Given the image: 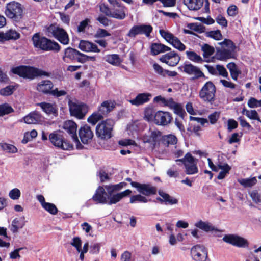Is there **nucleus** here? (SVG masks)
Here are the masks:
<instances>
[{"instance_id":"f257e3e1","label":"nucleus","mask_w":261,"mask_h":261,"mask_svg":"<svg viewBox=\"0 0 261 261\" xmlns=\"http://www.w3.org/2000/svg\"><path fill=\"white\" fill-rule=\"evenodd\" d=\"M35 48L44 51H55L58 52L60 47L58 43L51 41L45 37L41 36L39 33H35L32 38Z\"/></svg>"},{"instance_id":"f03ea898","label":"nucleus","mask_w":261,"mask_h":261,"mask_svg":"<svg viewBox=\"0 0 261 261\" xmlns=\"http://www.w3.org/2000/svg\"><path fill=\"white\" fill-rule=\"evenodd\" d=\"M12 71L14 74L30 79H33L37 76H45L48 77L50 76L49 73L33 67L19 66L13 68Z\"/></svg>"},{"instance_id":"7ed1b4c3","label":"nucleus","mask_w":261,"mask_h":261,"mask_svg":"<svg viewBox=\"0 0 261 261\" xmlns=\"http://www.w3.org/2000/svg\"><path fill=\"white\" fill-rule=\"evenodd\" d=\"M114 108V103L111 100L103 101L99 107L97 111L94 112L88 118V122L93 125L99 120L103 119L105 116H106Z\"/></svg>"},{"instance_id":"20e7f679","label":"nucleus","mask_w":261,"mask_h":261,"mask_svg":"<svg viewBox=\"0 0 261 261\" xmlns=\"http://www.w3.org/2000/svg\"><path fill=\"white\" fill-rule=\"evenodd\" d=\"M51 144L57 148L63 150H70L73 148V145L66 140L60 131H54L48 136Z\"/></svg>"},{"instance_id":"39448f33","label":"nucleus","mask_w":261,"mask_h":261,"mask_svg":"<svg viewBox=\"0 0 261 261\" xmlns=\"http://www.w3.org/2000/svg\"><path fill=\"white\" fill-rule=\"evenodd\" d=\"M216 89L212 82H207L199 92V96L204 102L213 103L215 100Z\"/></svg>"},{"instance_id":"423d86ee","label":"nucleus","mask_w":261,"mask_h":261,"mask_svg":"<svg viewBox=\"0 0 261 261\" xmlns=\"http://www.w3.org/2000/svg\"><path fill=\"white\" fill-rule=\"evenodd\" d=\"M114 122L112 120L107 119L98 124L96 127V135L101 139H108L112 137Z\"/></svg>"},{"instance_id":"0eeeda50","label":"nucleus","mask_w":261,"mask_h":261,"mask_svg":"<svg viewBox=\"0 0 261 261\" xmlns=\"http://www.w3.org/2000/svg\"><path fill=\"white\" fill-rule=\"evenodd\" d=\"M5 13L8 17L13 19L15 21H19L22 15L21 5L15 2L9 3L7 6Z\"/></svg>"},{"instance_id":"6e6552de","label":"nucleus","mask_w":261,"mask_h":261,"mask_svg":"<svg viewBox=\"0 0 261 261\" xmlns=\"http://www.w3.org/2000/svg\"><path fill=\"white\" fill-rule=\"evenodd\" d=\"M48 33L51 34L55 38L63 44L69 43V37L67 32L62 28L51 24L47 28Z\"/></svg>"},{"instance_id":"1a4fd4ad","label":"nucleus","mask_w":261,"mask_h":261,"mask_svg":"<svg viewBox=\"0 0 261 261\" xmlns=\"http://www.w3.org/2000/svg\"><path fill=\"white\" fill-rule=\"evenodd\" d=\"M68 106L71 115L79 119L83 118L87 112V106L77 101L69 99Z\"/></svg>"},{"instance_id":"9d476101","label":"nucleus","mask_w":261,"mask_h":261,"mask_svg":"<svg viewBox=\"0 0 261 261\" xmlns=\"http://www.w3.org/2000/svg\"><path fill=\"white\" fill-rule=\"evenodd\" d=\"M219 44L224 48L218 53L221 60L229 59L233 57L236 46L232 41L229 39H225Z\"/></svg>"},{"instance_id":"9b49d317","label":"nucleus","mask_w":261,"mask_h":261,"mask_svg":"<svg viewBox=\"0 0 261 261\" xmlns=\"http://www.w3.org/2000/svg\"><path fill=\"white\" fill-rule=\"evenodd\" d=\"M191 256L194 261H206L208 258L207 250L201 245H196L191 248Z\"/></svg>"},{"instance_id":"f8f14e48","label":"nucleus","mask_w":261,"mask_h":261,"mask_svg":"<svg viewBox=\"0 0 261 261\" xmlns=\"http://www.w3.org/2000/svg\"><path fill=\"white\" fill-rule=\"evenodd\" d=\"M176 162H180L183 163L186 168V173L187 174H194L197 173L198 168L195 163L194 158L189 153H187L184 158L175 160Z\"/></svg>"},{"instance_id":"ddd939ff","label":"nucleus","mask_w":261,"mask_h":261,"mask_svg":"<svg viewBox=\"0 0 261 261\" xmlns=\"http://www.w3.org/2000/svg\"><path fill=\"white\" fill-rule=\"evenodd\" d=\"M160 34L167 42L171 44L174 47L179 51H184L186 49V46L176 37L172 33L164 30H160Z\"/></svg>"},{"instance_id":"4468645a","label":"nucleus","mask_w":261,"mask_h":261,"mask_svg":"<svg viewBox=\"0 0 261 261\" xmlns=\"http://www.w3.org/2000/svg\"><path fill=\"white\" fill-rule=\"evenodd\" d=\"M63 128L68 134L71 136L73 140L76 143V148L78 149L83 148V146L80 143L77 137L76 124L71 120L66 121L64 123Z\"/></svg>"},{"instance_id":"2eb2a0df","label":"nucleus","mask_w":261,"mask_h":261,"mask_svg":"<svg viewBox=\"0 0 261 261\" xmlns=\"http://www.w3.org/2000/svg\"><path fill=\"white\" fill-rule=\"evenodd\" d=\"M222 240L225 242L238 247L245 248L248 245V241L246 239L237 235H225Z\"/></svg>"},{"instance_id":"dca6fc26","label":"nucleus","mask_w":261,"mask_h":261,"mask_svg":"<svg viewBox=\"0 0 261 261\" xmlns=\"http://www.w3.org/2000/svg\"><path fill=\"white\" fill-rule=\"evenodd\" d=\"M180 68L187 74L189 75H193V80H196L201 77H205L204 73L200 68L191 63L185 64Z\"/></svg>"},{"instance_id":"f3484780","label":"nucleus","mask_w":261,"mask_h":261,"mask_svg":"<svg viewBox=\"0 0 261 261\" xmlns=\"http://www.w3.org/2000/svg\"><path fill=\"white\" fill-rule=\"evenodd\" d=\"M172 120V117L170 113L158 111L155 113L154 123L158 125L166 126L171 123Z\"/></svg>"},{"instance_id":"a211bd4d","label":"nucleus","mask_w":261,"mask_h":261,"mask_svg":"<svg viewBox=\"0 0 261 261\" xmlns=\"http://www.w3.org/2000/svg\"><path fill=\"white\" fill-rule=\"evenodd\" d=\"M131 185L137 188L138 191L146 196L155 194L156 193L157 189L149 184H142L137 182L132 181Z\"/></svg>"},{"instance_id":"6ab92c4d","label":"nucleus","mask_w":261,"mask_h":261,"mask_svg":"<svg viewBox=\"0 0 261 261\" xmlns=\"http://www.w3.org/2000/svg\"><path fill=\"white\" fill-rule=\"evenodd\" d=\"M79 135L82 142L84 144H88L92 141L93 133L90 126L85 125L79 129Z\"/></svg>"},{"instance_id":"aec40b11","label":"nucleus","mask_w":261,"mask_h":261,"mask_svg":"<svg viewBox=\"0 0 261 261\" xmlns=\"http://www.w3.org/2000/svg\"><path fill=\"white\" fill-rule=\"evenodd\" d=\"M160 60L169 66H175L180 61V57L175 51H173L163 55Z\"/></svg>"},{"instance_id":"412c9836","label":"nucleus","mask_w":261,"mask_h":261,"mask_svg":"<svg viewBox=\"0 0 261 261\" xmlns=\"http://www.w3.org/2000/svg\"><path fill=\"white\" fill-rule=\"evenodd\" d=\"M79 47L81 50L85 52L99 53L100 51V49L96 44L86 40H81Z\"/></svg>"},{"instance_id":"4be33fe9","label":"nucleus","mask_w":261,"mask_h":261,"mask_svg":"<svg viewBox=\"0 0 261 261\" xmlns=\"http://www.w3.org/2000/svg\"><path fill=\"white\" fill-rule=\"evenodd\" d=\"M151 97V94L149 93H142L138 94L136 97L129 100V102L134 106H139L148 102Z\"/></svg>"},{"instance_id":"5701e85b","label":"nucleus","mask_w":261,"mask_h":261,"mask_svg":"<svg viewBox=\"0 0 261 261\" xmlns=\"http://www.w3.org/2000/svg\"><path fill=\"white\" fill-rule=\"evenodd\" d=\"M106 193L103 187L99 186L92 197L93 201L97 203H108V198L106 196Z\"/></svg>"},{"instance_id":"b1692460","label":"nucleus","mask_w":261,"mask_h":261,"mask_svg":"<svg viewBox=\"0 0 261 261\" xmlns=\"http://www.w3.org/2000/svg\"><path fill=\"white\" fill-rule=\"evenodd\" d=\"M159 194L161 197L157 198L156 199L161 203H164L165 204L173 205L178 203V200L163 191H159Z\"/></svg>"},{"instance_id":"393cba45","label":"nucleus","mask_w":261,"mask_h":261,"mask_svg":"<svg viewBox=\"0 0 261 261\" xmlns=\"http://www.w3.org/2000/svg\"><path fill=\"white\" fill-rule=\"evenodd\" d=\"M131 193L132 191L127 189L123 192L111 195L109 198V200L108 201V204L109 205L116 204L119 202L122 198L129 195Z\"/></svg>"},{"instance_id":"a878e982","label":"nucleus","mask_w":261,"mask_h":261,"mask_svg":"<svg viewBox=\"0 0 261 261\" xmlns=\"http://www.w3.org/2000/svg\"><path fill=\"white\" fill-rule=\"evenodd\" d=\"M161 133L158 130H152L150 132L149 136L144 137V141L145 142H148L154 146L157 144L158 142L161 139Z\"/></svg>"},{"instance_id":"bb28decb","label":"nucleus","mask_w":261,"mask_h":261,"mask_svg":"<svg viewBox=\"0 0 261 261\" xmlns=\"http://www.w3.org/2000/svg\"><path fill=\"white\" fill-rule=\"evenodd\" d=\"M41 116L39 112L34 111L23 117L24 122L27 124H36L41 121Z\"/></svg>"},{"instance_id":"cd10ccee","label":"nucleus","mask_w":261,"mask_h":261,"mask_svg":"<svg viewBox=\"0 0 261 261\" xmlns=\"http://www.w3.org/2000/svg\"><path fill=\"white\" fill-rule=\"evenodd\" d=\"M170 50V47L161 43H153L150 46L151 54L154 56Z\"/></svg>"},{"instance_id":"c85d7f7f","label":"nucleus","mask_w":261,"mask_h":261,"mask_svg":"<svg viewBox=\"0 0 261 261\" xmlns=\"http://www.w3.org/2000/svg\"><path fill=\"white\" fill-rule=\"evenodd\" d=\"M53 88V83L49 80H45L38 83L37 86V90L44 93H50Z\"/></svg>"},{"instance_id":"c756f323","label":"nucleus","mask_w":261,"mask_h":261,"mask_svg":"<svg viewBox=\"0 0 261 261\" xmlns=\"http://www.w3.org/2000/svg\"><path fill=\"white\" fill-rule=\"evenodd\" d=\"M204 0H184V4L190 10L197 11L203 6Z\"/></svg>"},{"instance_id":"7c9ffc66","label":"nucleus","mask_w":261,"mask_h":261,"mask_svg":"<svg viewBox=\"0 0 261 261\" xmlns=\"http://www.w3.org/2000/svg\"><path fill=\"white\" fill-rule=\"evenodd\" d=\"M78 54H80L79 51L75 49L68 47L64 51V55L63 57V59L64 62H68V60H76L78 56Z\"/></svg>"},{"instance_id":"2f4dec72","label":"nucleus","mask_w":261,"mask_h":261,"mask_svg":"<svg viewBox=\"0 0 261 261\" xmlns=\"http://www.w3.org/2000/svg\"><path fill=\"white\" fill-rule=\"evenodd\" d=\"M162 143L166 146L175 145L177 142V137L173 134L164 135L161 138Z\"/></svg>"},{"instance_id":"473e14b6","label":"nucleus","mask_w":261,"mask_h":261,"mask_svg":"<svg viewBox=\"0 0 261 261\" xmlns=\"http://www.w3.org/2000/svg\"><path fill=\"white\" fill-rule=\"evenodd\" d=\"M25 225L23 217L15 218L12 222L11 231L13 233L18 232V229L22 228Z\"/></svg>"},{"instance_id":"72a5a7b5","label":"nucleus","mask_w":261,"mask_h":261,"mask_svg":"<svg viewBox=\"0 0 261 261\" xmlns=\"http://www.w3.org/2000/svg\"><path fill=\"white\" fill-rule=\"evenodd\" d=\"M227 68L229 70L232 79L237 81L239 75L241 73V71L238 66L233 62H231L227 65Z\"/></svg>"},{"instance_id":"f704fd0d","label":"nucleus","mask_w":261,"mask_h":261,"mask_svg":"<svg viewBox=\"0 0 261 261\" xmlns=\"http://www.w3.org/2000/svg\"><path fill=\"white\" fill-rule=\"evenodd\" d=\"M195 226L206 232L216 230V228L210 223L200 220L195 224Z\"/></svg>"},{"instance_id":"c9c22d12","label":"nucleus","mask_w":261,"mask_h":261,"mask_svg":"<svg viewBox=\"0 0 261 261\" xmlns=\"http://www.w3.org/2000/svg\"><path fill=\"white\" fill-rule=\"evenodd\" d=\"M126 16L124 8L120 9H111L109 17L118 20H123Z\"/></svg>"},{"instance_id":"e433bc0d","label":"nucleus","mask_w":261,"mask_h":261,"mask_svg":"<svg viewBox=\"0 0 261 261\" xmlns=\"http://www.w3.org/2000/svg\"><path fill=\"white\" fill-rule=\"evenodd\" d=\"M37 106H39L42 110L47 114H54L57 112L56 107L49 103L41 102L37 103Z\"/></svg>"},{"instance_id":"4c0bfd02","label":"nucleus","mask_w":261,"mask_h":261,"mask_svg":"<svg viewBox=\"0 0 261 261\" xmlns=\"http://www.w3.org/2000/svg\"><path fill=\"white\" fill-rule=\"evenodd\" d=\"M104 59L108 63L116 66H119L122 62L119 56L117 54L108 55L104 57Z\"/></svg>"},{"instance_id":"58836bf2","label":"nucleus","mask_w":261,"mask_h":261,"mask_svg":"<svg viewBox=\"0 0 261 261\" xmlns=\"http://www.w3.org/2000/svg\"><path fill=\"white\" fill-rule=\"evenodd\" d=\"M1 37L2 39L5 40H9L10 39L16 40L20 37L19 33L13 30H10L5 33H3Z\"/></svg>"},{"instance_id":"ea45409f","label":"nucleus","mask_w":261,"mask_h":261,"mask_svg":"<svg viewBox=\"0 0 261 261\" xmlns=\"http://www.w3.org/2000/svg\"><path fill=\"white\" fill-rule=\"evenodd\" d=\"M221 169L222 171L219 173L218 175V179H223L225 178L226 175L228 174L231 169V167L227 164H218V170Z\"/></svg>"},{"instance_id":"a19ab883","label":"nucleus","mask_w":261,"mask_h":261,"mask_svg":"<svg viewBox=\"0 0 261 261\" xmlns=\"http://www.w3.org/2000/svg\"><path fill=\"white\" fill-rule=\"evenodd\" d=\"M242 113L243 114L245 115L248 118L250 119L256 120L259 122H261L258 114L256 110H248L244 108Z\"/></svg>"},{"instance_id":"79ce46f5","label":"nucleus","mask_w":261,"mask_h":261,"mask_svg":"<svg viewBox=\"0 0 261 261\" xmlns=\"http://www.w3.org/2000/svg\"><path fill=\"white\" fill-rule=\"evenodd\" d=\"M155 112L152 108H146L144 111V118L148 122H153L155 120Z\"/></svg>"},{"instance_id":"37998d69","label":"nucleus","mask_w":261,"mask_h":261,"mask_svg":"<svg viewBox=\"0 0 261 261\" xmlns=\"http://www.w3.org/2000/svg\"><path fill=\"white\" fill-rule=\"evenodd\" d=\"M186 54L187 58L192 62L202 63L203 61V59L194 51H187Z\"/></svg>"},{"instance_id":"c03bdc74","label":"nucleus","mask_w":261,"mask_h":261,"mask_svg":"<svg viewBox=\"0 0 261 261\" xmlns=\"http://www.w3.org/2000/svg\"><path fill=\"white\" fill-rule=\"evenodd\" d=\"M140 34H144L146 37L150 36V33L153 28L150 25L141 24L138 25Z\"/></svg>"},{"instance_id":"a18cd8bd","label":"nucleus","mask_w":261,"mask_h":261,"mask_svg":"<svg viewBox=\"0 0 261 261\" xmlns=\"http://www.w3.org/2000/svg\"><path fill=\"white\" fill-rule=\"evenodd\" d=\"M238 182L245 187H251L256 183L257 180L254 177L250 178L241 179L238 180Z\"/></svg>"},{"instance_id":"49530a36","label":"nucleus","mask_w":261,"mask_h":261,"mask_svg":"<svg viewBox=\"0 0 261 261\" xmlns=\"http://www.w3.org/2000/svg\"><path fill=\"white\" fill-rule=\"evenodd\" d=\"M13 112V108L8 103L0 105V117Z\"/></svg>"},{"instance_id":"de8ad7c7","label":"nucleus","mask_w":261,"mask_h":261,"mask_svg":"<svg viewBox=\"0 0 261 261\" xmlns=\"http://www.w3.org/2000/svg\"><path fill=\"white\" fill-rule=\"evenodd\" d=\"M206 36L216 40H220L222 39V35L220 31L218 30L207 32Z\"/></svg>"},{"instance_id":"09e8293b","label":"nucleus","mask_w":261,"mask_h":261,"mask_svg":"<svg viewBox=\"0 0 261 261\" xmlns=\"http://www.w3.org/2000/svg\"><path fill=\"white\" fill-rule=\"evenodd\" d=\"M0 146L3 150L6 151L8 153H14L17 151V148L11 144L2 143L0 144Z\"/></svg>"},{"instance_id":"8fccbe9b","label":"nucleus","mask_w":261,"mask_h":261,"mask_svg":"<svg viewBox=\"0 0 261 261\" xmlns=\"http://www.w3.org/2000/svg\"><path fill=\"white\" fill-rule=\"evenodd\" d=\"M150 200V199H148L145 197L140 194L133 195L130 198V202L131 203H134L137 201L142 203H147Z\"/></svg>"},{"instance_id":"3c124183","label":"nucleus","mask_w":261,"mask_h":261,"mask_svg":"<svg viewBox=\"0 0 261 261\" xmlns=\"http://www.w3.org/2000/svg\"><path fill=\"white\" fill-rule=\"evenodd\" d=\"M110 36H111V34L106 30L98 28L94 34V37L95 38H102Z\"/></svg>"},{"instance_id":"603ef678","label":"nucleus","mask_w":261,"mask_h":261,"mask_svg":"<svg viewBox=\"0 0 261 261\" xmlns=\"http://www.w3.org/2000/svg\"><path fill=\"white\" fill-rule=\"evenodd\" d=\"M202 50L204 57H208L214 53V48L207 44H205L202 46Z\"/></svg>"},{"instance_id":"864d4df0","label":"nucleus","mask_w":261,"mask_h":261,"mask_svg":"<svg viewBox=\"0 0 261 261\" xmlns=\"http://www.w3.org/2000/svg\"><path fill=\"white\" fill-rule=\"evenodd\" d=\"M187 27L191 31H194L198 33H202L204 32V27L201 24H198L196 23H191L187 25Z\"/></svg>"},{"instance_id":"5fc2aeb1","label":"nucleus","mask_w":261,"mask_h":261,"mask_svg":"<svg viewBox=\"0 0 261 261\" xmlns=\"http://www.w3.org/2000/svg\"><path fill=\"white\" fill-rule=\"evenodd\" d=\"M46 211L53 215H55L58 212L56 206L53 203L46 202L42 206Z\"/></svg>"},{"instance_id":"6e6d98bb","label":"nucleus","mask_w":261,"mask_h":261,"mask_svg":"<svg viewBox=\"0 0 261 261\" xmlns=\"http://www.w3.org/2000/svg\"><path fill=\"white\" fill-rule=\"evenodd\" d=\"M70 244L76 249L77 251H81L82 249V240L79 237H74L72 239Z\"/></svg>"},{"instance_id":"4d7b16f0","label":"nucleus","mask_w":261,"mask_h":261,"mask_svg":"<svg viewBox=\"0 0 261 261\" xmlns=\"http://www.w3.org/2000/svg\"><path fill=\"white\" fill-rule=\"evenodd\" d=\"M188 130L195 134V135L199 136L200 132L201 130V126L199 124L191 123Z\"/></svg>"},{"instance_id":"13d9d810","label":"nucleus","mask_w":261,"mask_h":261,"mask_svg":"<svg viewBox=\"0 0 261 261\" xmlns=\"http://www.w3.org/2000/svg\"><path fill=\"white\" fill-rule=\"evenodd\" d=\"M215 20L216 22L222 28H226L227 27V20L225 17L222 15L219 14L217 15L215 18Z\"/></svg>"},{"instance_id":"bf43d9fd","label":"nucleus","mask_w":261,"mask_h":261,"mask_svg":"<svg viewBox=\"0 0 261 261\" xmlns=\"http://www.w3.org/2000/svg\"><path fill=\"white\" fill-rule=\"evenodd\" d=\"M20 195V191L17 188H14L11 190L9 193V197L13 200L18 199Z\"/></svg>"},{"instance_id":"052dcab7","label":"nucleus","mask_w":261,"mask_h":261,"mask_svg":"<svg viewBox=\"0 0 261 261\" xmlns=\"http://www.w3.org/2000/svg\"><path fill=\"white\" fill-rule=\"evenodd\" d=\"M121 261H135L133 257L132 254L129 251H124L120 256Z\"/></svg>"},{"instance_id":"680f3d73","label":"nucleus","mask_w":261,"mask_h":261,"mask_svg":"<svg viewBox=\"0 0 261 261\" xmlns=\"http://www.w3.org/2000/svg\"><path fill=\"white\" fill-rule=\"evenodd\" d=\"M140 33L138 25H135L131 28L126 35L129 38H135Z\"/></svg>"},{"instance_id":"e2e57ef3","label":"nucleus","mask_w":261,"mask_h":261,"mask_svg":"<svg viewBox=\"0 0 261 261\" xmlns=\"http://www.w3.org/2000/svg\"><path fill=\"white\" fill-rule=\"evenodd\" d=\"M14 91L13 86H8L0 90V94L3 96H9L11 95Z\"/></svg>"},{"instance_id":"0e129e2a","label":"nucleus","mask_w":261,"mask_h":261,"mask_svg":"<svg viewBox=\"0 0 261 261\" xmlns=\"http://www.w3.org/2000/svg\"><path fill=\"white\" fill-rule=\"evenodd\" d=\"M248 106L251 108L261 107V100H258L255 98H250L248 101Z\"/></svg>"},{"instance_id":"69168bd1","label":"nucleus","mask_w":261,"mask_h":261,"mask_svg":"<svg viewBox=\"0 0 261 261\" xmlns=\"http://www.w3.org/2000/svg\"><path fill=\"white\" fill-rule=\"evenodd\" d=\"M172 109L174 110L175 113L177 114L179 116L183 118L184 115L185 113V112L180 105L176 103V104L175 105V106Z\"/></svg>"},{"instance_id":"338daca9","label":"nucleus","mask_w":261,"mask_h":261,"mask_svg":"<svg viewBox=\"0 0 261 261\" xmlns=\"http://www.w3.org/2000/svg\"><path fill=\"white\" fill-rule=\"evenodd\" d=\"M227 14L230 16H235L238 13V9L236 5L230 6L227 10Z\"/></svg>"},{"instance_id":"774afa93","label":"nucleus","mask_w":261,"mask_h":261,"mask_svg":"<svg viewBox=\"0 0 261 261\" xmlns=\"http://www.w3.org/2000/svg\"><path fill=\"white\" fill-rule=\"evenodd\" d=\"M101 244L100 243H94L90 246V253L92 254H97L100 251Z\"/></svg>"}]
</instances>
